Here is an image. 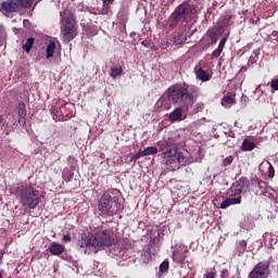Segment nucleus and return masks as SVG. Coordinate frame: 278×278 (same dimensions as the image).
<instances>
[{
  "label": "nucleus",
  "instance_id": "24",
  "mask_svg": "<svg viewBox=\"0 0 278 278\" xmlns=\"http://www.w3.org/2000/svg\"><path fill=\"white\" fill-rule=\"evenodd\" d=\"M35 38L29 37L26 40V43H24L23 49L26 51V53H30L33 46L35 45Z\"/></svg>",
  "mask_w": 278,
  "mask_h": 278
},
{
  "label": "nucleus",
  "instance_id": "39",
  "mask_svg": "<svg viewBox=\"0 0 278 278\" xmlns=\"http://www.w3.org/2000/svg\"><path fill=\"white\" fill-rule=\"evenodd\" d=\"M62 241L63 242H71L72 241L71 235L70 233L63 235Z\"/></svg>",
  "mask_w": 278,
  "mask_h": 278
},
{
  "label": "nucleus",
  "instance_id": "40",
  "mask_svg": "<svg viewBox=\"0 0 278 278\" xmlns=\"http://www.w3.org/2000/svg\"><path fill=\"white\" fill-rule=\"evenodd\" d=\"M141 45L144 46V48H151L152 42H151V40H143V41L141 42Z\"/></svg>",
  "mask_w": 278,
  "mask_h": 278
},
{
  "label": "nucleus",
  "instance_id": "1",
  "mask_svg": "<svg viewBox=\"0 0 278 278\" xmlns=\"http://www.w3.org/2000/svg\"><path fill=\"white\" fill-rule=\"evenodd\" d=\"M117 239L111 229H100L93 235H81L77 245L85 253H98L105 247L116 244Z\"/></svg>",
  "mask_w": 278,
  "mask_h": 278
},
{
  "label": "nucleus",
  "instance_id": "38",
  "mask_svg": "<svg viewBox=\"0 0 278 278\" xmlns=\"http://www.w3.org/2000/svg\"><path fill=\"white\" fill-rule=\"evenodd\" d=\"M229 277V269L225 268L220 271V278H228Z\"/></svg>",
  "mask_w": 278,
  "mask_h": 278
},
{
  "label": "nucleus",
  "instance_id": "16",
  "mask_svg": "<svg viewBox=\"0 0 278 278\" xmlns=\"http://www.w3.org/2000/svg\"><path fill=\"white\" fill-rule=\"evenodd\" d=\"M195 75L199 80H202V83H207V80H211V76L208 75L203 67H195Z\"/></svg>",
  "mask_w": 278,
  "mask_h": 278
},
{
  "label": "nucleus",
  "instance_id": "29",
  "mask_svg": "<svg viewBox=\"0 0 278 278\" xmlns=\"http://www.w3.org/2000/svg\"><path fill=\"white\" fill-rule=\"evenodd\" d=\"M224 102L226 104H236V99H233V97H231L230 94H227L226 97H224L223 99V104Z\"/></svg>",
  "mask_w": 278,
  "mask_h": 278
},
{
  "label": "nucleus",
  "instance_id": "7",
  "mask_svg": "<svg viewBox=\"0 0 278 278\" xmlns=\"http://www.w3.org/2000/svg\"><path fill=\"white\" fill-rule=\"evenodd\" d=\"M15 195L24 207L36 210L40 204V191L30 185H20L15 189Z\"/></svg>",
  "mask_w": 278,
  "mask_h": 278
},
{
  "label": "nucleus",
  "instance_id": "15",
  "mask_svg": "<svg viewBox=\"0 0 278 278\" xmlns=\"http://www.w3.org/2000/svg\"><path fill=\"white\" fill-rule=\"evenodd\" d=\"M153 255V245L152 244H147L143 248V253H142V258L143 263H149L151 261Z\"/></svg>",
  "mask_w": 278,
  "mask_h": 278
},
{
  "label": "nucleus",
  "instance_id": "10",
  "mask_svg": "<svg viewBox=\"0 0 278 278\" xmlns=\"http://www.w3.org/2000/svg\"><path fill=\"white\" fill-rule=\"evenodd\" d=\"M270 275V263L261 261L248 275V278H268Z\"/></svg>",
  "mask_w": 278,
  "mask_h": 278
},
{
  "label": "nucleus",
  "instance_id": "9",
  "mask_svg": "<svg viewBox=\"0 0 278 278\" xmlns=\"http://www.w3.org/2000/svg\"><path fill=\"white\" fill-rule=\"evenodd\" d=\"M250 188V180L247 177H241L237 180L238 198L237 199H226L220 203V207L226 210L233 204H241L242 202V191H248Z\"/></svg>",
  "mask_w": 278,
  "mask_h": 278
},
{
  "label": "nucleus",
  "instance_id": "27",
  "mask_svg": "<svg viewBox=\"0 0 278 278\" xmlns=\"http://www.w3.org/2000/svg\"><path fill=\"white\" fill-rule=\"evenodd\" d=\"M228 38H229V34H228V35H224V37H223V38L220 39V41H219V53H220V54H222L223 51H224V48H225V46H226V42H227Z\"/></svg>",
  "mask_w": 278,
  "mask_h": 278
},
{
  "label": "nucleus",
  "instance_id": "42",
  "mask_svg": "<svg viewBox=\"0 0 278 278\" xmlns=\"http://www.w3.org/2000/svg\"><path fill=\"white\" fill-rule=\"evenodd\" d=\"M168 46H169V43H168L167 41H165V40H163V41L161 42V49H167Z\"/></svg>",
  "mask_w": 278,
  "mask_h": 278
},
{
  "label": "nucleus",
  "instance_id": "47",
  "mask_svg": "<svg viewBox=\"0 0 278 278\" xmlns=\"http://www.w3.org/2000/svg\"><path fill=\"white\" fill-rule=\"evenodd\" d=\"M0 278H3V274H1V271H0Z\"/></svg>",
  "mask_w": 278,
  "mask_h": 278
},
{
  "label": "nucleus",
  "instance_id": "22",
  "mask_svg": "<svg viewBox=\"0 0 278 278\" xmlns=\"http://www.w3.org/2000/svg\"><path fill=\"white\" fill-rule=\"evenodd\" d=\"M123 67L118 65H114L110 72V77L116 78L119 77V75H123Z\"/></svg>",
  "mask_w": 278,
  "mask_h": 278
},
{
  "label": "nucleus",
  "instance_id": "46",
  "mask_svg": "<svg viewBox=\"0 0 278 278\" xmlns=\"http://www.w3.org/2000/svg\"><path fill=\"white\" fill-rule=\"evenodd\" d=\"M41 0H37V2H35V5H37L38 4V2H40Z\"/></svg>",
  "mask_w": 278,
  "mask_h": 278
},
{
  "label": "nucleus",
  "instance_id": "43",
  "mask_svg": "<svg viewBox=\"0 0 278 278\" xmlns=\"http://www.w3.org/2000/svg\"><path fill=\"white\" fill-rule=\"evenodd\" d=\"M253 54H254L256 58H258L260 54H261V49H260V48H258V49H254Z\"/></svg>",
  "mask_w": 278,
  "mask_h": 278
},
{
  "label": "nucleus",
  "instance_id": "19",
  "mask_svg": "<svg viewBox=\"0 0 278 278\" xmlns=\"http://www.w3.org/2000/svg\"><path fill=\"white\" fill-rule=\"evenodd\" d=\"M17 113L18 117L24 119V123H26V117H27V110H26V104L25 102H18L17 105Z\"/></svg>",
  "mask_w": 278,
  "mask_h": 278
},
{
  "label": "nucleus",
  "instance_id": "25",
  "mask_svg": "<svg viewBox=\"0 0 278 278\" xmlns=\"http://www.w3.org/2000/svg\"><path fill=\"white\" fill-rule=\"evenodd\" d=\"M146 157L149 155H156L159 153V148H155L154 146H149L144 149Z\"/></svg>",
  "mask_w": 278,
  "mask_h": 278
},
{
  "label": "nucleus",
  "instance_id": "13",
  "mask_svg": "<svg viewBox=\"0 0 278 278\" xmlns=\"http://www.w3.org/2000/svg\"><path fill=\"white\" fill-rule=\"evenodd\" d=\"M49 252L52 255H62L65 252V245L59 244V242H51L49 245Z\"/></svg>",
  "mask_w": 278,
  "mask_h": 278
},
{
  "label": "nucleus",
  "instance_id": "18",
  "mask_svg": "<svg viewBox=\"0 0 278 278\" xmlns=\"http://www.w3.org/2000/svg\"><path fill=\"white\" fill-rule=\"evenodd\" d=\"M227 199H238L239 197V191H238V185H237V181L233 182V185L227 189Z\"/></svg>",
  "mask_w": 278,
  "mask_h": 278
},
{
  "label": "nucleus",
  "instance_id": "34",
  "mask_svg": "<svg viewBox=\"0 0 278 278\" xmlns=\"http://www.w3.org/2000/svg\"><path fill=\"white\" fill-rule=\"evenodd\" d=\"M204 108H205V104H203L202 102H199L198 104H195L194 112L195 113L203 112Z\"/></svg>",
  "mask_w": 278,
  "mask_h": 278
},
{
  "label": "nucleus",
  "instance_id": "45",
  "mask_svg": "<svg viewBox=\"0 0 278 278\" xmlns=\"http://www.w3.org/2000/svg\"><path fill=\"white\" fill-rule=\"evenodd\" d=\"M3 123V115H0V124Z\"/></svg>",
  "mask_w": 278,
  "mask_h": 278
},
{
  "label": "nucleus",
  "instance_id": "8",
  "mask_svg": "<svg viewBox=\"0 0 278 278\" xmlns=\"http://www.w3.org/2000/svg\"><path fill=\"white\" fill-rule=\"evenodd\" d=\"M34 0H4L0 3V12L4 16H11L13 13H21L23 10H30Z\"/></svg>",
  "mask_w": 278,
  "mask_h": 278
},
{
  "label": "nucleus",
  "instance_id": "11",
  "mask_svg": "<svg viewBox=\"0 0 278 278\" xmlns=\"http://www.w3.org/2000/svg\"><path fill=\"white\" fill-rule=\"evenodd\" d=\"M172 99L169 97V88H167L166 92L162 94V97L156 102V108L162 112L170 110L172 108Z\"/></svg>",
  "mask_w": 278,
  "mask_h": 278
},
{
  "label": "nucleus",
  "instance_id": "33",
  "mask_svg": "<svg viewBox=\"0 0 278 278\" xmlns=\"http://www.w3.org/2000/svg\"><path fill=\"white\" fill-rule=\"evenodd\" d=\"M232 162H233V156H226V159H224L223 161V166H230Z\"/></svg>",
  "mask_w": 278,
  "mask_h": 278
},
{
  "label": "nucleus",
  "instance_id": "17",
  "mask_svg": "<svg viewBox=\"0 0 278 278\" xmlns=\"http://www.w3.org/2000/svg\"><path fill=\"white\" fill-rule=\"evenodd\" d=\"M232 18L233 16L230 15V13H226V15L220 16L219 25L222 27H229L231 24H233Z\"/></svg>",
  "mask_w": 278,
  "mask_h": 278
},
{
  "label": "nucleus",
  "instance_id": "36",
  "mask_svg": "<svg viewBox=\"0 0 278 278\" xmlns=\"http://www.w3.org/2000/svg\"><path fill=\"white\" fill-rule=\"evenodd\" d=\"M220 47L218 45L217 49H215L212 53V59H218V56H220Z\"/></svg>",
  "mask_w": 278,
  "mask_h": 278
},
{
  "label": "nucleus",
  "instance_id": "23",
  "mask_svg": "<svg viewBox=\"0 0 278 278\" xmlns=\"http://www.w3.org/2000/svg\"><path fill=\"white\" fill-rule=\"evenodd\" d=\"M206 35L211 40V45H216L218 42V33L215 31L214 29H208Z\"/></svg>",
  "mask_w": 278,
  "mask_h": 278
},
{
  "label": "nucleus",
  "instance_id": "30",
  "mask_svg": "<svg viewBox=\"0 0 278 278\" xmlns=\"http://www.w3.org/2000/svg\"><path fill=\"white\" fill-rule=\"evenodd\" d=\"M275 175H276V169L273 166V164H269L268 172H267V177L269 179H274Z\"/></svg>",
  "mask_w": 278,
  "mask_h": 278
},
{
  "label": "nucleus",
  "instance_id": "5",
  "mask_svg": "<svg viewBox=\"0 0 278 278\" xmlns=\"http://www.w3.org/2000/svg\"><path fill=\"white\" fill-rule=\"evenodd\" d=\"M168 97L173 104H179L185 110H189L194 102V97L189 93V86L186 83L169 86Z\"/></svg>",
  "mask_w": 278,
  "mask_h": 278
},
{
  "label": "nucleus",
  "instance_id": "6",
  "mask_svg": "<svg viewBox=\"0 0 278 278\" xmlns=\"http://www.w3.org/2000/svg\"><path fill=\"white\" fill-rule=\"evenodd\" d=\"M197 15V3L192 0H185L180 3L172 13L169 21L170 27H176L178 24H184V22L192 21Z\"/></svg>",
  "mask_w": 278,
  "mask_h": 278
},
{
  "label": "nucleus",
  "instance_id": "3",
  "mask_svg": "<svg viewBox=\"0 0 278 278\" xmlns=\"http://www.w3.org/2000/svg\"><path fill=\"white\" fill-rule=\"evenodd\" d=\"M177 137H169L167 140H159L157 147L160 157L163 159L164 164H186V156L182 151L178 150Z\"/></svg>",
  "mask_w": 278,
  "mask_h": 278
},
{
  "label": "nucleus",
  "instance_id": "44",
  "mask_svg": "<svg viewBox=\"0 0 278 278\" xmlns=\"http://www.w3.org/2000/svg\"><path fill=\"white\" fill-rule=\"evenodd\" d=\"M256 91H261V93H264V91L262 90V84H260V85L256 87Z\"/></svg>",
  "mask_w": 278,
  "mask_h": 278
},
{
  "label": "nucleus",
  "instance_id": "32",
  "mask_svg": "<svg viewBox=\"0 0 278 278\" xmlns=\"http://www.w3.org/2000/svg\"><path fill=\"white\" fill-rule=\"evenodd\" d=\"M271 91H278V78H273L270 81Z\"/></svg>",
  "mask_w": 278,
  "mask_h": 278
},
{
  "label": "nucleus",
  "instance_id": "26",
  "mask_svg": "<svg viewBox=\"0 0 278 278\" xmlns=\"http://www.w3.org/2000/svg\"><path fill=\"white\" fill-rule=\"evenodd\" d=\"M248 247L247 241H240L239 244L237 245V251L239 252V256L243 255Z\"/></svg>",
  "mask_w": 278,
  "mask_h": 278
},
{
  "label": "nucleus",
  "instance_id": "28",
  "mask_svg": "<svg viewBox=\"0 0 278 278\" xmlns=\"http://www.w3.org/2000/svg\"><path fill=\"white\" fill-rule=\"evenodd\" d=\"M169 269V261H163V263L160 264V271L161 274H165Z\"/></svg>",
  "mask_w": 278,
  "mask_h": 278
},
{
  "label": "nucleus",
  "instance_id": "4",
  "mask_svg": "<svg viewBox=\"0 0 278 278\" xmlns=\"http://www.w3.org/2000/svg\"><path fill=\"white\" fill-rule=\"evenodd\" d=\"M60 16L62 40L68 45L78 35L75 9L66 8L60 12Z\"/></svg>",
  "mask_w": 278,
  "mask_h": 278
},
{
  "label": "nucleus",
  "instance_id": "20",
  "mask_svg": "<svg viewBox=\"0 0 278 278\" xmlns=\"http://www.w3.org/2000/svg\"><path fill=\"white\" fill-rule=\"evenodd\" d=\"M255 148H256L255 142H251L250 139H244L241 144L242 151H253V150H255Z\"/></svg>",
  "mask_w": 278,
  "mask_h": 278
},
{
  "label": "nucleus",
  "instance_id": "35",
  "mask_svg": "<svg viewBox=\"0 0 278 278\" xmlns=\"http://www.w3.org/2000/svg\"><path fill=\"white\" fill-rule=\"evenodd\" d=\"M115 0H102L104 10H110V4H114Z\"/></svg>",
  "mask_w": 278,
  "mask_h": 278
},
{
  "label": "nucleus",
  "instance_id": "12",
  "mask_svg": "<svg viewBox=\"0 0 278 278\" xmlns=\"http://www.w3.org/2000/svg\"><path fill=\"white\" fill-rule=\"evenodd\" d=\"M187 253L188 248H186V245H178L173 252V261L177 264L185 263L186 258L188 257Z\"/></svg>",
  "mask_w": 278,
  "mask_h": 278
},
{
  "label": "nucleus",
  "instance_id": "21",
  "mask_svg": "<svg viewBox=\"0 0 278 278\" xmlns=\"http://www.w3.org/2000/svg\"><path fill=\"white\" fill-rule=\"evenodd\" d=\"M55 48H56V46H55L54 40H50V42L47 46V59H51V56L54 55Z\"/></svg>",
  "mask_w": 278,
  "mask_h": 278
},
{
  "label": "nucleus",
  "instance_id": "37",
  "mask_svg": "<svg viewBox=\"0 0 278 278\" xmlns=\"http://www.w3.org/2000/svg\"><path fill=\"white\" fill-rule=\"evenodd\" d=\"M136 160L141 159V157H146V149L142 151H138L135 156Z\"/></svg>",
  "mask_w": 278,
  "mask_h": 278
},
{
  "label": "nucleus",
  "instance_id": "2",
  "mask_svg": "<svg viewBox=\"0 0 278 278\" xmlns=\"http://www.w3.org/2000/svg\"><path fill=\"white\" fill-rule=\"evenodd\" d=\"M119 189H106L98 200V211L102 217H114L122 214L124 206L119 202Z\"/></svg>",
  "mask_w": 278,
  "mask_h": 278
},
{
  "label": "nucleus",
  "instance_id": "31",
  "mask_svg": "<svg viewBox=\"0 0 278 278\" xmlns=\"http://www.w3.org/2000/svg\"><path fill=\"white\" fill-rule=\"evenodd\" d=\"M122 248H124V250H130L132 248V243L129 241V239H123Z\"/></svg>",
  "mask_w": 278,
  "mask_h": 278
},
{
  "label": "nucleus",
  "instance_id": "41",
  "mask_svg": "<svg viewBox=\"0 0 278 278\" xmlns=\"http://www.w3.org/2000/svg\"><path fill=\"white\" fill-rule=\"evenodd\" d=\"M206 278H215L216 277V271L215 270H211L205 275Z\"/></svg>",
  "mask_w": 278,
  "mask_h": 278
},
{
  "label": "nucleus",
  "instance_id": "14",
  "mask_svg": "<svg viewBox=\"0 0 278 278\" xmlns=\"http://www.w3.org/2000/svg\"><path fill=\"white\" fill-rule=\"evenodd\" d=\"M182 111L184 109L181 106L176 108L169 113L168 121L170 123H177L178 121H182Z\"/></svg>",
  "mask_w": 278,
  "mask_h": 278
}]
</instances>
